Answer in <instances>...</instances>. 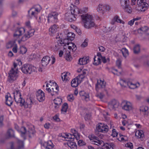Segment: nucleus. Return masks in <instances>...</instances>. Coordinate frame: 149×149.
<instances>
[{
    "mask_svg": "<svg viewBox=\"0 0 149 149\" xmlns=\"http://www.w3.org/2000/svg\"><path fill=\"white\" fill-rule=\"evenodd\" d=\"M12 50L14 53H16L17 52V48L16 45H15L13 47Z\"/></svg>",
    "mask_w": 149,
    "mask_h": 149,
    "instance_id": "69168bd1",
    "label": "nucleus"
},
{
    "mask_svg": "<svg viewBox=\"0 0 149 149\" xmlns=\"http://www.w3.org/2000/svg\"><path fill=\"white\" fill-rule=\"evenodd\" d=\"M128 86L131 89H134L137 87L135 84H133L132 82L129 81Z\"/></svg>",
    "mask_w": 149,
    "mask_h": 149,
    "instance_id": "3c124183",
    "label": "nucleus"
},
{
    "mask_svg": "<svg viewBox=\"0 0 149 149\" xmlns=\"http://www.w3.org/2000/svg\"><path fill=\"white\" fill-rule=\"evenodd\" d=\"M123 104H124L122 106V109L126 111H129L132 110L133 106L132 104L129 101L124 100L122 102Z\"/></svg>",
    "mask_w": 149,
    "mask_h": 149,
    "instance_id": "f8f14e48",
    "label": "nucleus"
},
{
    "mask_svg": "<svg viewBox=\"0 0 149 149\" xmlns=\"http://www.w3.org/2000/svg\"><path fill=\"white\" fill-rule=\"evenodd\" d=\"M87 10V8H85V10L84 9H81L76 6H73L72 7H71V13H65L66 19L70 22L75 21L76 19V16L79 14L86 13Z\"/></svg>",
    "mask_w": 149,
    "mask_h": 149,
    "instance_id": "f257e3e1",
    "label": "nucleus"
},
{
    "mask_svg": "<svg viewBox=\"0 0 149 149\" xmlns=\"http://www.w3.org/2000/svg\"><path fill=\"white\" fill-rule=\"evenodd\" d=\"M144 65L147 67H149V58H146L144 61Z\"/></svg>",
    "mask_w": 149,
    "mask_h": 149,
    "instance_id": "5fc2aeb1",
    "label": "nucleus"
},
{
    "mask_svg": "<svg viewBox=\"0 0 149 149\" xmlns=\"http://www.w3.org/2000/svg\"><path fill=\"white\" fill-rule=\"evenodd\" d=\"M57 28L56 24H54L51 26L49 29V33L50 36H53L56 33Z\"/></svg>",
    "mask_w": 149,
    "mask_h": 149,
    "instance_id": "4be33fe9",
    "label": "nucleus"
},
{
    "mask_svg": "<svg viewBox=\"0 0 149 149\" xmlns=\"http://www.w3.org/2000/svg\"><path fill=\"white\" fill-rule=\"evenodd\" d=\"M74 97L73 95H69L68 96V101L72 102L74 100Z\"/></svg>",
    "mask_w": 149,
    "mask_h": 149,
    "instance_id": "bf43d9fd",
    "label": "nucleus"
},
{
    "mask_svg": "<svg viewBox=\"0 0 149 149\" xmlns=\"http://www.w3.org/2000/svg\"><path fill=\"white\" fill-rule=\"evenodd\" d=\"M22 72L25 74H31L32 72L36 71V68L33 66L29 64H25L23 65L21 68Z\"/></svg>",
    "mask_w": 149,
    "mask_h": 149,
    "instance_id": "20e7f679",
    "label": "nucleus"
},
{
    "mask_svg": "<svg viewBox=\"0 0 149 149\" xmlns=\"http://www.w3.org/2000/svg\"><path fill=\"white\" fill-rule=\"evenodd\" d=\"M138 32L140 33H145L149 35V28L146 26L141 27L138 30Z\"/></svg>",
    "mask_w": 149,
    "mask_h": 149,
    "instance_id": "b1692460",
    "label": "nucleus"
},
{
    "mask_svg": "<svg viewBox=\"0 0 149 149\" xmlns=\"http://www.w3.org/2000/svg\"><path fill=\"white\" fill-rule=\"evenodd\" d=\"M54 104H57L60 105L62 102V99L59 98H57L54 100Z\"/></svg>",
    "mask_w": 149,
    "mask_h": 149,
    "instance_id": "a18cd8bd",
    "label": "nucleus"
},
{
    "mask_svg": "<svg viewBox=\"0 0 149 149\" xmlns=\"http://www.w3.org/2000/svg\"><path fill=\"white\" fill-rule=\"evenodd\" d=\"M18 64L15 62L13 63V67L10 71L8 78V81L10 83L13 82L17 78L18 75Z\"/></svg>",
    "mask_w": 149,
    "mask_h": 149,
    "instance_id": "f03ea898",
    "label": "nucleus"
},
{
    "mask_svg": "<svg viewBox=\"0 0 149 149\" xmlns=\"http://www.w3.org/2000/svg\"><path fill=\"white\" fill-rule=\"evenodd\" d=\"M119 105V102L115 100H113L109 102L108 107L110 110H116Z\"/></svg>",
    "mask_w": 149,
    "mask_h": 149,
    "instance_id": "9d476101",
    "label": "nucleus"
},
{
    "mask_svg": "<svg viewBox=\"0 0 149 149\" xmlns=\"http://www.w3.org/2000/svg\"><path fill=\"white\" fill-rule=\"evenodd\" d=\"M65 58L68 61H70L72 59V58L70 55V52L66 54Z\"/></svg>",
    "mask_w": 149,
    "mask_h": 149,
    "instance_id": "603ef678",
    "label": "nucleus"
},
{
    "mask_svg": "<svg viewBox=\"0 0 149 149\" xmlns=\"http://www.w3.org/2000/svg\"><path fill=\"white\" fill-rule=\"evenodd\" d=\"M58 14L57 13L54 12H52L49 14L48 17V21L49 23H55L58 19L57 16Z\"/></svg>",
    "mask_w": 149,
    "mask_h": 149,
    "instance_id": "1a4fd4ad",
    "label": "nucleus"
},
{
    "mask_svg": "<svg viewBox=\"0 0 149 149\" xmlns=\"http://www.w3.org/2000/svg\"><path fill=\"white\" fill-rule=\"evenodd\" d=\"M72 136H73V137L74 138H74H75L77 140H78V139H79V135L77 133V132H75L73 134H72Z\"/></svg>",
    "mask_w": 149,
    "mask_h": 149,
    "instance_id": "6e6d98bb",
    "label": "nucleus"
},
{
    "mask_svg": "<svg viewBox=\"0 0 149 149\" xmlns=\"http://www.w3.org/2000/svg\"><path fill=\"white\" fill-rule=\"evenodd\" d=\"M78 144L79 146H82L85 145V143L82 140H79L78 142Z\"/></svg>",
    "mask_w": 149,
    "mask_h": 149,
    "instance_id": "052dcab7",
    "label": "nucleus"
},
{
    "mask_svg": "<svg viewBox=\"0 0 149 149\" xmlns=\"http://www.w3.org/2000/svg\"><path fill=\"white\" fill-rule=\"evenodd\" d=\"M96 129L100 132H106L109 130L108 127L107 125L101 123L98 124L96 127Z\"/></svg>",
    "mask_w": 149,
    "mask_h": 149,
    "instance_id": "dca6fc26",
    "label": "nucleus"
},
{
    "mask_svg": "<svg viewBox=\"0 0 149 149\" xmlns=\"http://www.w3.org/2000/svg\"><path fill=\"white\" fill-rule=\"evenodd\" d=\"M148 108L147 107H142L140 109L141 111L143 112V114L145 116H148Z\"/></svg>",
    "mask_w": 149,
    "mask_h": 149,
    "instance_id": "473e14b6",
    "label": "nucleus"
},
{
    "mask_svg": "<svg viewBox=\"0 0 149 149\" xmlns=\"http://www.w3.org/2000/svg\"><path fill=\"white\" fill-rule=\"evenodd\" d=\"M7 134L8 137H13L14 136V132L11 129H9L7 133Z\"/></svg>",
    "mask_w": 149,
    "mask_h": 149,
    "instance_id": "c03bdc74",
    "label": "nucleus"
},
{
    "mask_svg": "<svg viewBox=\"0 0 149 149\" xmlns=\"http://www.w3.org/2000/svg\"><path fill=\"white\" fill-rule=\"evenodd\" d=\"M123 56L126 57L129 55L128 52L126 48H123L121 50Z\"/></svg>",
    "mask_w": 149,
    "mask_h": 149,
    "instance_id": "79ce46f5",
    "label": "nucleus"
},
{
    "mask_svg": "<svg viewBox=\"0 0 149 149\" xmlns=\"http://www.w3.org/2000/svg\"><path fill=\"white\" fill-rule=\"evenodd\" d=\"M89 58L88 57L80 58L79 60V63L80 65H84L89 62Z\"/></svg>",
    "mask_w": 149,
    "mask_h": 149,
    "instance_id": "cd10ccee",
    "label": "nucleus"
},
{
    "mask_svg": "<svg viewBox=\"0 0 149 149\" xmlns=\"http://www.w3.org/2000/svg\"><path fill=\"white\" fill-rule=\"evenodd\" d=\"M53 85L55 86V88H50L48 84H46V90L49 93H51V95L53 96L57 94L58 92L59 91L58 86L56 83H52Z\"/></svg>",
    "mask_w": 149,
    "mask_h": 149,
    "instance_id": "423d86ee",
    "label": "nucleus"
},
{
    "mask_svg": "<svg viewBox=\"0 0 149 149\" xmlns=\"http://www.w3.org/2000/svg\"><path fill=\"white\" fill-rule=\"evenodd\" d=\"M35 32L34 29H30L27 31V34H24L21 40L24 41L28 39L30 37L33 36Z\"/></svg>",
    "mask_w": 149,
    "mask_h": 149,
    "instance_id": "2eb2a0df",
    "label": "nucleus"
},
{
    "mask_svg": "<svg viewBox=\"0 0 149 149\" xmlns=\"http://www.w3.org/2000/svg\"><path fill=\"white\" fill-rule=\"evenodd\" d=\"M67 145L71 149H77V146L76 143L74 142L69 141L67 143Z\"/></svg>",
    "mask_w": 149,
    "mask_h": 149,
    "instance_id": "2f4dec72",
    "label": "nucleus"
},
{
    "mask_svg": "<svg viewBox=\"0 0 149 149\" xmlns=\"http://www.w3.org/2000/svg\"><path fill=\"white\" fill-rule=\"evenodd\" d=\"M82 22L83 23L93 19V17L88 14H83L81 15Z\"/></svg>",
    "mask_w": 149,
    "mask_h": 149,
    "instance_id": "a211bd4d",
    "label": "nucleus"
},
{
    "mask_svg": "<svg viewBox=\"0 0 149 149\" xmlns=\"http://www.w3.org/2000/svg\"><path fill=\"white\" fill-rule=\"evenodd\" d=\"M116 22L117 23H122L123 24H124L125 23V22L120 19V17L117 15H116L111 20L110 24L112 25H114L115 24Z\"/></svg>",
    "mask_w": 149,
    "mask_h": 149,
    "instance_id": "aec40b11",
    "label": "nucleus"
},
{
    "mask_svg": "<svg viewBox=\"0 0 149 149\" xmlns=\"http://www.w3.org/2000/svg\"><path fill=\"white\" fill-rule=\"evenodd\" d=\"M87 41V40H85L84 41L81 45V46L82 47H85L87 46L88 42L87 41Z\"/></svg>",
    "mask_w": 149,
    "mask_h": 149,
    "instance_id": "680f3d73",
    "label": "nucleus"
},
{
    "mask_svg": "<svg viewBox=\"0 0 149 149\" xmlns=\"http://www.w3.org/2000/svg\"><path fill=\"white\" fill-rule=\"evenodd\" d=\"M21 134L22 136H24V138L25 139H26L25 137L24 136V135L26 132V130L25 127H22L21 128Z\"/></svg>",
    "mask_w": 149,
    "mask_h": 149,
    "instance_id": "49530a36",
    "label": "nucleus"
},
{
    "mask_svg": "<svg viewBox=\"0 0 149 149\" xmlns=\"http://www.w3.org/2000/svg\"><path fill=\"white\" fill-rule=\"evenodd\" d=\"M40 11V9H39L37 8H32L28 11L27 17L29 18H31L33 17H35Z\"/></svg>",
    "mask_w": 149,
    "mask_h": 149,
    "instance_id": "9b49d317",
    "label": "nucleus"
},
{
    "mask_svg": "<svg viewBox=\"0 0 149 149\" xmlns=\"http://www.w3.org/2000/svg\"><path fill=\"white\" fill-rule=\"evenodd\" d=\"M13 94L15 101L17 103H20L21 106L23 105L24 102V100L21 97V95L19 90H16Z\"/></svg>",
    "mask_w": 149,
    "mask_h": 149,
    "instance_id": "0eeeda50",
    "label": "nucleus"
},
{
    "mask_svg": "<svg viewBox=\"0 0 149 149\" xmlns=\"http://www.w3.org/2000/svg\"><path fill=\"white\" fill-rule=\"evenodd\" d=\"M134 52L135 54H138L140 52V47L139 45H135L133 48Z\"/></svg>",
    "mask_w": 149,
    "mask_h": 149,
    "instance_id": "4c0bfd02",
    "label": "nucleus"
},
{
    "mask_svg": "<svg viewBox=\"0 0 149 149\" xmlns=\"http://www.w3.org/2000/svg\"><path fill=\"white\" fill-rule=\"evenodd\" d=\"M78 78H76L72 79L71 82V86L74 87H76L78 85Z\"/></svg>",
    "mask_w": 149,
    "mask_h": 149,
    "instance_id": "c9c22d12",
    "label": "nucleus"
},
{
    "mask_svg": "<svg viewBox=\"0 0 149 149\" xmlns=\"http://www.w3.org/2000/svg\"><path fill=\"white\" fill-rule=\"evenodd\" d=\"M129 82L125 79H120L119 83L122 88H125L128 86Z\"/></svg>",
    "mask_w": 149,
    "mask_h": 149,
    "instance_id": "c756f323",
    "label": "nucleus"
},
{
    "mask_svg": "<svg viewBox=\"0 0 149 149\" xmlns=\"http://www.w3.org/2000/svg\"><path fill=\"white\" fill-rule=\"evenodd\" d=\"M68 108V104L66 103H64L62 106L61 111L62 113H65L67 111V109Z\"/></svg>",
    "mask_w": 149,
    "mask_h": 149,
    "instance_id": "e433bc0d",
    "label": "nucleus"
},
{
    "mask_svg": "<svg viewBox=\"0 0 149 149\" xmlns=\"http://www.w3.org/2000/svg\"><path fill=\"white\" fill-rule=\"evenodd\" d=\"M15 42L14 41H9L6 45V47L7 49L10 48L14 45Z\"/></svg>",
    "mask_w": 149,
    "mask_h": 149,
    "instance_id": "37998d69",
    "label": "nucleus"
},
{
    "mask_svg": "<svg viewBox=\"0 0 149 149\" xmlns=\"http://www.w3.org/2000/svg\"><path fill=\"white\" fill-rule=\"evenodd\" d=\"M84 27L87 29H89L93 27L95 23L93 21V19L84 23Z\"/></svg>",
    "mask_w": 149,
    "mask_h": 149,
    "instance_id": "412c9836",
    "label": "nucleus"
},
{
    "mask_svg": "<svg viewBox=\"0 0 149 149\" xmlns=\"http://www.w3.org/2000/svg\"><path fill=\"white\" fill-rule=\"evenodd\" d=\"M110 9V8L109 5L99 4L97 8V10L98 12H99V13L101 15H102L106 11H109Z\"/></svg>",
    "mask_w": 149,
    "mask_h": 149,
    "instance_id": "6e6552de",
    "label": "nucleus"
},
{
    "mask_svg": "<svg viewBox=\"0 0 149 149\" xmlns=\"http://www.w3.org/2000/svg\"><path fill=\"white\" fill-rule=\"evenodd\" d=\"M5 98L6 104L8 106H11L13 102V100L9 93H7V95L5 96Z\"/></svg>",
    "mask_w": 149,
    "mask_h": 149,
    "instance_id": "5701e85b",
    "label": "nucleus"
},
{
    "mask_svg": "<svg viewBox=\"0 0 149 149\" xmlns=\"http://www.w3.org/2000/svg\"><path fill=\"white\" fill-rule=\"evenodd\" d=\"M146 0H137L138 5L141 6V11H145L148 6V4L146 3Z\"/></svg>",
    "mask_w": 149,
    "mask_h": 149,
    "instance_id": "ddd939ff",
    "label": "nucleus"
},
{
    "mask_svg": "<svg viewBox=\"0 0 149 149\" xmlns=\"http://www.w3.org/2000/svg\"><path fill=\"white\" fill-rule=\"evenodd\" d=\"M126 147L128 148H130V149L133 148V146L132 143H127L126 145Z\"/></svg>",
    "mask_w": 149,
    "mask_h": 149,
    "instance_id": "e2e57ef3",
    "label": "nucleus"
},
{
    "mask_svg": "<svg viewBox=\"0 0 149 149\" xmlns=\"http://www.w3.org/2000/svg\"><path fill=\"white\" fill-rule=\"evenodd\" d=\"M19 53L21 54H24L26 53L27 50L26 48L24 46H21L20 48Z\"/></svg>",
    "mask_w": 149,
    "mask_h": 149,
    "instance_id": "de8ad7c7",
    "label": "nucleus"
},
{
    "mask_svg": "<svg viewBox=\"0 0 149 149\" xmlns=\"http://www.w3.org/2000/svg\"><path fill=\"white\" fill-rule=\"evenodd\" d=\"M129 3V0H120V4L122 7L127 6Z\"/></svg>",
    "mask_w": 149,
    "mask_h": 149,
    "instance_id": "58836bf2",
    "label": "nucleus"
},
{
    "mask_svg": "<svg viewBox=\"0 0 149 149\" xmlns=\"http://www.w3.org/2000/svg\"><path fill=\"white\" fill-rule=\"evenodd\" d=\"M89 139L91 140V142L97 146L101 145L104 146L107 149H113V145L112 143L109 144L106 143L104 145V142L101 140H99L98 137L94 135H91Z\"/></svg>",
    "mask_w": 149,
    "mask_h": 149,
    "instance_id": "7ed1b4c3",
    "label": "nucleus"
},
{
    "mask_svg": "<svg viewBox=\"0 0 149 149\" xmlns=\"http://www.w3.org/2000/svg\"><path fill=\"white\" fill-rule=\"evenodd\" d=\"M75 35L72 32H69L67 34V40H72L74 38Z\"/></svg>",
    "mask_w": 149,
    "mask_h": 149,
    "instance_id": "f704fd0d",
    "label": "nucleus"
},
{
    "mask_svg": "<svg viewBox=\"0 0 149 149\" xmlns=\"http://www.w3.org/2000/svg\"><path fill=\"white\" fill-rule=\"evenodd\" d=\"M3 116H1L0 117V126H2L3 125Z\"/></svg>",
    "mask_w": 149,
    "mask_h": 149,
    "instance_id": "338daca9",
    "label": "nucleus"
},
{
    "mask_svg": "<svg viewBox=\"0 0 149 149\" xmlns=\"http://www.w3.org/2000/svg\"><path fill=\"white\" fill-rule=\"evenodd\" d=\"M121 61L120 60H118L116 61V65L118 67V68L119 69L121 68Z\"/></svg>",
    "mask_w": 149,
    "mask_h": 149,
    "instance_id": "4d7b16f0",
    "label": "nucleus"
},
{
    "mask_svg": "<svg viewBox=\"0 0 149 149\" xmlns=\"http://www.w3.org/2000/svg\"><path fill=\"white\" fill-rule=\"evenodd\" d=\"M72 135L71 134H66V138H67L68 139H74V138H73V136H72Z\"/></svg>",
    "mask_w": 149,
    "mask_h": 149,
    "instance_id": "0e129e2a",
    "label": "nucleus"
},
{
    "mask_svg": "<svg viewBox=\"0 0 149 149\" xmlns=\"http://www.w3.org/2000/svg\"><path fill=\"white\" fill-rule=\"evenodd\" d=\"M67 41V39L58 40V45L61 46H62L63 44H64V45H65L67 44V42H66Z\"/></svg>",
    "mask_w": 149,
    "mask_h": 149,
    "instance_id": "a19ab883",
    "label": "nucleus"
},
{
    "mask_svg": "<svg viewBox=\"0 0 149 149\" xmlns=\"http://www.w3.org/2000/svg\"><path fill=\"white\" fill-rule=\"evenodd\" d=\"M37 99L40 102L43 101L45 99L44 93L40 90H39L36 94Z\"/></svg>",
    "mask_w": 149,
    "mask_h": 149,
    "instance_id": "6ab92c4d",
    "label": "nucleus"
},
{
    "mask_svg": "<svg viewBox=\"0 0 149 149\" xmlns=\"http://www.w3.org/2000/svg\"><path fill=\"white\" fill-rule=\"evenodd\" d=\"M79 95L82 97V98L86 101H88L89 100V96L88 95L85 93L84 91H81L79 92Z\"/></svg>",
    "mask_w": 149,
    "mask_h": 149,
    "instance_id": "7c9ffc66",
    "label": "nucleus"
},
{
    "mask_svg": "<svg viewBox=\"0 0 149 149\" xmlns=\"http://www.w3.org/2000/svg\"><path fill=\"white\" fill-rule=\"evenodd\" d=\"M125 8V10L128 13H130L132 12V9L129 6V4L125 7H123Z\"/></svg>",
    "mask_w": 149,
    "mask_h": 149,
    "instance_id": "8fccbe9b",
    "label": "nucleus"
},
{
    "mask_svg": "<svg viewBox=\"0 0 149 149\" xmlns=\"http://www.w3.org/2000/svg\"><path fill=\"white\" fill-rule=\"evenodd\" d=\"M43 146L46 148L50 149L53 148L54 145L51 141H48L47 142H45L43 144Z\"/></svg>",
    "mask_w": 149,
    "mask_h": 149,
    "instance_id": "a878e982",
    "label": "nucleus"
},
{
    "mask_svg": "<svg viewBox=\"0 0 149 149\" xmlns=\"http://www.w3.org/2000/svg\"><path fill=\"white\" fill-rule=\"evenodd\" d=\"M25 32V29L23 28H20L17 29L15 31L13 35L14 37L16 38H19L20 36H21Z\"/></svg>",
    "mask_w": 149,
    "mask_h": 149,
    "instance_id": "f3484780",
    "label": "nucleus"
},
{
    "mask_svg": "<svg viewBox=\"0 0 149 149\" xmlns=\"http://www.w3.org/2000/svg\"><path fill=\"white\" fill-rule=\"evenodd\" d=\"M101 63V59L99 57H97L95 56L94 58V62L93 64L94 65H97L100 64Z\"/></svg>",
    "mask_w": 149,
    "mask_h": 149,
    "instance_id": "72a5a7b5",
    "label": "nucleus"
},
{
    "mask_svg": "<svg viewBox=\"0 0 149 149\" xmlns=\"http://www.w3.org/2000/svg\"><path fill=\"white\" fill-rule=\"evenodd\" d=\"M118 134V133L117 132L116 130L114 129H113L112 130V134H111V135L113 137H116Z\"/></svg>",
    "mask_w": 149,
    "mask_h": 149,
    "instance_id": "13d9d810",
    "label": "nucleus"
},
{
    "mask_svg": "<svg viewBox=\"0 0 149 149\" xmlns=\"http://www.w3.org/2000/svg\"><path fill=\"white\" fill-rule=\"evenodd\" d=\"M102 92H97V93L96 94V97L100 99H102L104 96V95L102 93Z\"/></svg>",
    "mask_w": 149,
    "mask_h": 149,
    "instance_id": "09e8293b",
    "label": "nucleus"
},
{
    "mask_svg": "<svg viewBox=\"0 0 149 149\" xmlns=\"http://www.w3.org/2000/svg\"><path fill=\"white\" fill-rule=\"evenodd\" d=\"M101 58L103 62L104 63L109 62L110 61V59L109 58H108L107 59H106L105 56H102V57Z\"/></svg>",
    "mask_w": 149,
    "mask_h": 149,
    "instance_id": "864d4df0",
    "label": "nucleus"
},
{
    "mask_svg": "<svg viewBox=\"0 0 149 149\" xmlns=\"http://www.w3.org/2000/svg\"><path fill=\"white\" fill-rule=\"evenodd\" d=\"M105 87L106 83L104 81H102L101 80H97V83L95 85L96 90L97 92L105 91L107 93Z\"/></svg>",
    "mask_w": 149,
    "mask_h": 149,
    "instance_id": "39448f33",
    "label": "nucleus"
},
{
    "mask_svg": "<svg viewBox=\"0 0 149 149\" xmlns=\"http://www.w3.org/2000/svg\"><path fill=\"white\" fill-rule=\"evenodd\" d=\"M135 135L138 138L141 139V140H143L144 137L143 132L141 130L137 131L135 133Z\"/></svg>",
    "mask_w": 149,
    "mask_h": 149,
    "instance_id": "bb28decb",
    "label": "nucleus"
},
{
    "mask_svg": "<svg viewBox=\"0 0 149 149\" xmlns=\"http://www.w3.org/2000/svg\"><path fill=\"white\" fill-rule=\"evenodd\" d=\"M134 21L133 19H132L130 21H129L128 22V25H130V26H132L134 23Z\"/></svg>",
    "mask_w": 149,
    "mask_h": 149,
    "instance_id": "774afa93",
    "label": "nucleus"
},
{
    "mask_svg": "<svg viewBox=\"0 0 149 149\" xmlns=\"http://www.w3.org/2000/svg\"><path fill=\"white\" fill-rule=\"evenodd\" d=\"M68 46V49H72V51H75L77 49L76 45L74 44L72 42H67V44Z\"/></svg>",
    "mask_w": 149,
    "mask_h": 149,
    "instance_id": "c85d7f7f",
    "label": "nucleus"
},
{
    "mask_svg": "<svg viewBox=\"0 0 149 149\" xmlns=\"http://www.w3.org/2000/svg\"><path fill=\"white\" fill-rule=\"evenodd\" d=\"M34 102V99L32 97H30L29 98L27 99L26 102H24L23 105L25 108H31Z\"/></svg>",
    "mask_w": 149,
    "mask_h": 149,
    "instance_id": "4468645a",
    "label": "nucleus"
},
{
    "mask_svg": "<svg viewBox=\"0 0 149 149\" xmlns=\"http://www.w3.org/2000/svg\"><path fill=\"white\" fill-rule=\"evenodd\" d=\"M50 60V58L48 56H46L44 57L41 61L42 65L43 66H46L49 63Z\"/></svg>",
    "mask_w": 149,
    "mask_h": 149,
    "instance_id": "393cba45",
    "label": "nucleus"
},
{
    "mask_svg": "<svg viewBox=\"0 0 149 149\" xmlns=\"http://www.w3.org/2000/svg\"><path fill=\"white\" fill-rule=\"evenodd\" d=\"M70 73L68 72H67L65 73H62L61 76L63 81H66L68 80V77H67L68 74L70 75Z\"/></svg>",
    "mask_w": 149,
    "mask_h": 149,
    "instance_id": "ea45409f",
    "label": "nucleus"
}]
</instances>
